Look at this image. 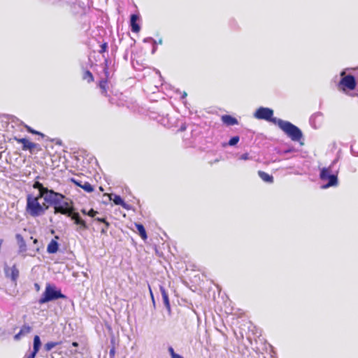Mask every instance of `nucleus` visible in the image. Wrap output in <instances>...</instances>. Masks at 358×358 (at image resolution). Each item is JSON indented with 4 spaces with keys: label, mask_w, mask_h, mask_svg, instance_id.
<instances>
[{
    "label": "nucleus",
    "mask_w": 358,
    "mask_h": 358,
    "mask_svg": "<svg viewBox=\"0 0 358 358\" xmlns=\"http://www.w3.org/2000/svg\"><path fill=\"white\" fill-rule=\"evenodd\" d=\"M45 203L54 208L55 214L60 213L66 217L75 210L71 199L56 191L52 193Z\"/></svg>",
    "instance_id": "obj_1"
},
{
    "label": "nucleus",
    "mask_w": 358,
    "mask_h": 358,
    "mask_svg": "<svg viewBox=\"0 0 358 358\" xmlns=\"http://www.w3.org/2000/svg\"><path fill=\"white\" fill-rule=\"evenodd\" d=\"M339 158H336L328 167H323L320 169V178L322 181H327V184L322 185V189H327L330 187L336 186L338 183V168L335 169Z\"/></svg>",
    "instance_id": "obj_2"
},
{
    "label": "nucleus",
    "mask_w": 358,
    "mask_h": 358,
    "mask_svg": "<svg viewBox=\"0 0 358 358\" xmlns=\"http://www.w3.org/2000/svg\"><path fill=\"white\" fill-rule=\"evenodd\" d=\"M40 199L43 197L35 196L30 194L27 196L26 212L32 217L43 215L49 208L48 204L41 205L38 201ZM45 204L44 203V205Z\"/></svg>",
    "instance_id": "obj_3"
},
{
    "label": "nucleus",
    "mask_w": 358,
    "mask_h": 358,
    "mask_svg": "<svg viewBox=\"0 0 358 358\" xmlns=\"http://www.w3.org/2000/svg\"><path fill=\"white\" fill-rule=\"evenodd\" d=\"M66 298L67 296L62 292L60 289H57L55 285L48 283L38 302L41 305L59 299H65Z\"/></svg>",
    "instance_id": "obj_4"
},
{
    "label": "nucleus",
    "mask_w": 358,
    "mask_h": 358,
    "mask_svg": "<svg viewBox=\"0 0 358 358\" xmlns=\"http://www.w3.org/2000/svg\"><path fill=\"white\" fill-rule=\"evenodd\" d=\"M278 126L293 141H300L303 138L302 131L289 121L280 120Z\"/></svg>",
    "instance_id": "obj_5"
},
{
    "label": "nucleus",
    "mask_w": 358,
    "mask_h": 358,
    "mask_svg": "<svg viewBox=\"0 0 358 358\" xmlns=\"http://www.w3.org/2000/svg\"><path fill=\"white\" fill-rule=\"evenodd\" d=\"M254 117L258 120H264L278 124L281 119L273 117V110L270 108L261 106L254 113Z\"/></svg>",
    "instance_id": "obj_6"
},
{
    "label": "nucleus",
    "mask_w": 358,
    "mask_h": 358,
    "mask_svg": "<svg viewBox=\"0 0 358 358\" xmlns=\"http://www.w3.org/2000/svg\"><path fill=\"white\" fill-rule=\"evenodd\" d=\"M341 79L338 83V87L343 90H353L357 86V81L355 77L352 75H345V71L341 73Z\"/></svg>",
    "instance_id": "obj_7"
},
{
    "label": "nucleus",
    "mask_w": 358,
    "mask_h": 358,
    "mask_svg": "<svg viewBox=\"0 0 358 358\" xmlns=\"http://www.w3.org/2000/svg\"><path fill=\"white\" fill-rule=\"evenodd\" d=\"M71 220L73 221V223L77 226L76 228V231L78 233H81L83 231L87 230L89 229V226L87 224L86 221L83 220L80 213L75 210L70 214V215L67 216Z\"/></svg>",
    "instance_id": "obj_8"
},
{
    "label": "nucleus",
    "mask_w": 358,
    "mask_h": 358,
    "mask_svg": "<svg viewBox=\"0 0 358 358\" xmlns=\"http://www.w3.org/2000/svg\"><path fill=\"white\" fill-rule=\"evenodd\" d=\"M33 188L38 190V194L37 196L43 197L45 203L48 200V198L54 192V189H49L48 187H44V185L39 181H35L33 184Z\"/></svg>",
    "instance_id": "obj_9"
},
{
    "label": "nucleus",
    "mask_w": 358,
    "mask_h": 358,
    "mask_svg": "<svg viewBox=\"0 0 358 358\" xmlns=\"http://www.w3.org/2000/svg\"><path fill=\"white\" fill-rule=\"evenodd\" d=\"M3 270L5 276L8 278H10L13 282L16 283L20 274L19 270L16 265L14 264L11 267H9L8 265H5Z\"/></svg>",
    "instance_id": "obj_10"
},
{
    "label": "nucleus",
    "mask_w": 358,
    "mask_h": 358,
    "mask_svg": "<svg viewBox=\"0 0 358 358\" xmlns=\"http://www.w3.org/2000/svg\"><path fill=\"white\" fill-rule=\"evenodd\" d=\"M108 62L109 60L107 58H105L104 60V67H103V72L106 76V79H102L99 81V86L100 89L101 90V94L103 95H106L107 90H106V85H107V79L109 77V72H108Z\"/></svg>",
    "instance_id": "obj_11"
},
{
    "label": "nucleus",
    "mask_w": 358,
    "mask_h": 358,
    "mask_svg": "<svg viewBox=\"0 0 358 358\" xmlns=\"http://www.w3.org/2000/svg\"><path fill=\"white\" fill-rule=\"evenodd\" d=\"M14 139L19 143L22 144V149L23 150H29L31 153H33V150L38 146V144L30 142L25 138H18L15 137Z\"/></svg>",
    "instance_id": "obj_12"
},
{
    "label": "nucleus",
    "mask_w": 358,
    "mask_h": 358,
    "mask_svg": "<svg viewBox=\"0 0 358 358\" xmlns=\"http://www.w3.org/2000/svg\"><path fill=\"white\" fill-rule=\"evenodd\" d=\"M323 114L321 112H316L313 114L309 120L310 124L314 129L319 128L322 122Z\"/></svg>",
    "instance_id": "obj_13"
},
{
    "label": "nucleus",
    "mask_w": 358,
    "mask_h": 358,
    "mask_svg": "<svg viewBox=\"0 0 358 358\" xmlns=\"http://www.w3.org/2000/svg\"><path fill=\"white\" fill-rule=\"evenodd\" d=\"M159 290L162 294L164 305L165 306L169 315H171V307L169 301L168 293L164 286H159Z\"/></svg>",
    "instance_id": "obj_14"
},
{
    "label": "nucleus",
    "mask_w": 358,
    "mask_h": 358,
    "mask_svg": "<svg viewBox=\"0 0 358 358\" xmlns=\"http://www.w3.org/2000/svg\"><path fill=\"white\" fill-rule=\"evenodd\" d=\"M139 15L137 14H131L130 15L129 25L132 32L138 33L141 30V27L137 22L139 20Z\"/></svg>",
    "instance_id": "obj_15"
},
{
    "label": "nucleus",
    "mask_w": 358,
    "mask_h": 358,
    "mask_svg": "<svg viewBox=\"0 0 358 358\" xmlns=\"http://www.w3.org/2000/svg\"><path fill=\"white\" fill-rule=\"evenodd\" d=\"M71 181L77 186L83 189L85 192L90 193L94 191L93 186L88 182H83L82 180H77L75 178H71Z\"/></svg>",
    "instance_id": "obj_16"
},
{
    "label": "nucleus",
    "mask_w": 358,
    "mask_h": 358,
    "mask_svg": "<svg viewBox=\"0 0 358 358\" xmlns=\"http://www.w3.org/2000/svg\"><path fill=\"white\" fill-rule=\"evenodd\" d=\"M15 238L18 245V253L22 254L26 252L27 244L23 236L20 234H17L15 235Z\"/></svg>",
    "instance_id": "obj_17"
},
{
    "label": "nucleus",
    "mask_w": 358,
    "mask_h": 358,
    "mask_svg": "<svg viewBox=\"0 0 358 358\" xmlns=\"http://www.w3.org/2000/svg\"><path fill=\"white\" fill-rule=\"evenodd\" d=\"M221 119L222 122L227 126H234L238 123L237 119L230 115H224Z\"/></svg>",
    "instance_id": "obj_18"
},
{
    "label": "nucleus",
    "mask_w": 358,
    "mask_h": 358,
    "mask_svg": "<svg viewBox=\"0 0 358 358\" xmlns=\"http://www.w3.org/2000/svg\"><path fill=\"white\" fill-rule=\"evenodd\" d=\"M59 250V243L57 241L52 239L49 243L47 247V252L49 254H55Z\"/></svg>",
    "instance_id": "obj_19"
},
{
    "label": "nucleus",
    "mask_w": 358,
    "mask_h": 358,
    "mask_svg": "<svg viewBox=\"0 0 358 358\" xmlns=\"http://www.w3.org/2000/svg\"><path fill=\"white\" fill-rule=\"evenodd\" d=\"M258 176L265 182H267V183H273V176L270 175L263 171H259Z\"/></svg>",
    "instance_id": "obj_20"
},
{
    "label": "nucleus",
    "mask_w": 358,
    "mask_h": 358,
    "mask_svg": "<svg viewBox=\"0 0 358 358\" xmlns=\"http://www.w3.org/2000/svg\"><path fill=\"white\" fill-rule=\"evenodd\" d=\"M135 227L143 240H146L148 238L147 233L144 226L141 223H135Z\"/></svg>",
    "instance_id": "obj_21"
},
{
    "label": "nucleus",
    "mask_w": 358,
    "mask_h": 358,
    "mask_svg": "<svg viewBox=\"0 0 358 358\" xmlns=\"http://www.w3.org/2000/svg\"><path fill=\"white\" fill-rule=\"evenodd\" d=\"M41 345L40 336L38 335L34 336L33 340V350L39 352Z\"/></svg>",
    "instance_id": "obj_22"
},
{
    "label": "nucleus",
    "mask_w": 358,
    "mask_h": 358,
    "mask_svg": "<svg viewBox=\"0 0 358 358\" xmlns=\"http://www.w3.org/2000/svg\"><path fill=\"white\" fill-rule=\"evenodd\" d=\"M61 344V342H48L45 343L43 346L44 350L46 352L50 351L55 347Z\"/></svg>",
    "instance_id": "obj_23"
},
{
    "label": "nucleus",
    "mask_w": 358,
    "mask_h": 358,
    "mask_svg": "<svg viewBox=\"0 0 358 358\" xmlns=\"http://www.w3.org/2000/svg\"><path fill=\"white\" fill-rule=\"evenodd\" d=\"M31 331V327L28 324H24L20 330V334H22L23 336L29 334Z\"/></svg>",
    "instance_id": "obj_24"
},
{
    "label": "nucleus",
    "mask_w": 358,
    "mask_h": 358,
    "mask_svg": "<svg viewBox=\"0 0 358 358\" xmlns=\"http://www.w3.org/2000/svg\"><path fill=\"white\" fill-rule=\"evenodd\" d=\"M83 78L86 80L87 83H91L94 80V76L92 72L89 70H86L83 74Z\"/></svg>",
    "instance_id": "obj_25"
},
{
    "label": "nucleus",
    "mask_w": 358,
    "mask_h": 358,
    "mask_svg": "<svg viewBox=\"0 0 358 358\" xmlns=\"http://www.w3.org/2000/svg\"><path fill=\"white\" fill-rule=\"evenodd\" d=\"M240 141V137L238 136H234L231 137L227 143V145L229 146H235Z\"/></svg>",
    "instance_id": "obj_26"
},
{
    "label": "nucleus",
    "mask_w": 358,
    "mask_h": 358,
    "mask_svg": "<svg viewBox=\"0 0 358 358\" xmlns=\"http://www.w3.org/2000/svg\"><path fill=\"white\" fill-rule=\"evenodd\" d=\"M25 128H26L27 131L29 133H31V134H33L40 135L41 137H44L45 136V135L43 134H42L40 131H38L36 130H34V129H32L29 126L25 125Z\"/></svg>",
    "instance_id": "obj_27"
},
{
    "label": "nucleus",
    "mask_w": 358,
    "mask_h": 358,
    "mask_svg": "<svg viewBox=\"0 0 358 358\" xmlns=\"http://www.w3.org/2000/svg\"><path fill=\"white\" fill-rule=\"evenodd\" d=\"M350 152L352 155L358 156V145H356L355 143H352L350 146Z\"/></svg>",
    "instance_id": "obj_28"
},
{
    "label": "nucleus",
    "mask_w": 358,
    "mask_h": 358,
    "mask_svg": "<svg viewBox=\"0 0 358 358\" xmlns=\"http://www.w3.org/2000/svg\"><path fill=\"white\" fill-rule=\"evenodd\" d=\"M113 201L115 205L121 206L124 200L120 195L115 194Z\"/></svg>",
    "instance_id": "obj_29"
},
{
    "label": "nucleus",
    "mask_w": 358,
    "mask_h": 358,
    "mask_svg": "<svg viewBox=\"0 0 358 358\" xmlns=\"http://www.w3.org/2000/svg\"><path fill=\"white\" fill-rule=\"evenodd\" d=\"M38 352V351L32 350L26 353L23 358H35Z\"/></svg>",
    "instance_id": "obj_30"
},
{
    "label": "nucleus",
    "mask_w": 358,
    "mask_h": 358,
    "mask_svg": "<svg viewBox=\"0 0 358 358\" xmlns=\"http://www.w3.org/2000/svg\"><path fill=\"white\" fill-rule=\"evenodd\" d=\"M94 220L98 222L103 223L106 227H110V223L106 220L105 217H95Z\"/></svg>",
    "instance_id": "obj_31"
},
{
    "label": "nucleus",
    "mask_w": 358,
    "mask_h": 358,
    "mask_svg": "<svg viewBox=\"0 0 358 358\" xmlns=\"http://www.w3.org/2000/svg\"><path fill=\"white\" fill-rule=\"evenodd\" d=\"M107 48H108V43L104 42V43H103L100 45V50H99V52L100 54H103V53H104L105 52H106Z\"/></svg>",
    "instance_id": "obj_32"
},
{
    "label": "nucleus",
    "mask_w": 358,
    "mask_h": 358,
    "mask_svg": "<svg viewBox=\"0 0 358 358\" xmlns=\"http://www.w3.org/2000/svg\"><path fill=\"white\" fill-rule=\"evenodd\" d=\"M96 214H98V212L94 210L93 208H91L87 211V215L91 217H95Z\"/></svg>",
    "instance_id": "obj_33"
},
{
    "label": "nucleus",
    "mask_w": 358,
    "mask_h": 358,
    "mask_svg": "<svg viewBox=\"0 0 358 358\" xmlns=\"http://www.w3.org/2000/svg\"><path fill=\"white\" fill-rule=\"evenodd\" d=\"M115 352H116L115 347L111 346L110 349V352H109L110 358H115Z\"/></svg>",
    "instance_id": "obj_34"
},
{
    "label": "nucleus",
    "mask_w": 358,
    "mask_h": 358,
    "mask_svg": "<svg viewBox=\"0 0 358 358\" xmlns=\"http://www.w3.org/2000/svg\"><path fill=\"white\" fill-rule=\"evenodd\" d=\"M168 351L170 354V356L171 358H173L175 356L178 355V354L176 353L175 351H174V349L173 348V347L171 346H169V348H168Z\"/></svg>",
    "instance_id": "obj_35"
},
{
    "label": "nucleus",
    "mask_w": 358,
    "mask_h": 358,
    "mask_svg": "<svg viewBox=\"0 0 358 358\" xmlns=\"http://www.w3.org/2000/svg\"><path fill=\"white\" fill-rule=\"evenodd\" d=\"M240 160H248L250 159V157L248 153H243L238 157Z\"/></svg>",
    "instance_id": "obj_36"
},
{
    "label": "nucleus",
    "mask_w": 358,
    "mask_h": 358,
    "mask_svg": "<svg viewBox=\"0 0 358 358\" xmlns=\"http://www.w3.org/2000/svg\"><path fill=\"white\" fill-rule=\"evenodd\" d=\"M144 43H152V44H157V41L152 37H148L143 39Z\"/></svg>",
    "instance_id": "obj_37"
},
{
    "label": "nucleus",
    "mask_w": 358,
    "mask_h": 358,
    "mask_svg": "<svg viewBox=\"0 0 358 358\" xmlns=\"http://www.w3.org/2000/svg\"><path fill=\"white\" fill-rule=\"evenodd\" d=\"M148 287H149V291H150V296H151V299H152V305H153V307L155 308L156 303H155V297H154V295H153V293H152V291L151 289L150 286L148 285Z\"/></svg>",
    "instance_id": "obj_38"
},
{
    "label": "nucleus",
    "mask_w": 358,
    "mask_h": 358,
    "mask_svg": "<svg viewBox=\"0 0 358 358\" xmlns=\"http://www.w3.org/2000/svg\"><path fill=\"white\" fill-rule=\"evenodd\" d=\"M121 206L126 210L131 209V206L129 204H127V203H125L124 201H123V203L121 204Z\"/></svg>",
    "instance_id": "obj_39"
},
{
    "label": "nucleus",
    "mask_w": 358,
    "mask_h": 358,
    "mask_svg": "<svg viewBox=\"0 0 358 358\" xmlns=\"http://www.w3.org/2000/svg\"><path fill=\"white\" fill-rule=\"evenodd\" d=\"M108 228V227H106V225L104 224V227L101 230V234H107Z\"/></svg>",
    "instance_id": "obj_40"
},
{
    "label": "nucleus",
    "mask_w": 358,
    "mask_h": 358,
    "mask_svg": "<svg viewBox=\"0 0 358 358\" xmlns=\"http://www.w3.org/2000/svg\"><path fill=\"white\" fill-rule=\"evenodd\" d=\"M23 336L22 334H20V331L14 336V339L16 341L20 340Z\"/></svg>",
    "instance_id": "obj_41"
},
{
    "label": "nucleus",
    "mask_w": 358,
    "mask_h": 358,
    "mask_svg": "<svg viewBox=\"0 0 358 358\" xmlns=\"http://www.w3.org/2000/svg\"><path fill=\"white\" fill-rule=\"evenodd\" d=\"M110 345L111 346H115V339L114 337H112L110 338Z\"/></svg>",
    "instance_id": "obj_42"
},
{
    "label": "nucleus",
    "mask_w": 358,
    "mask_h": 358,
    "mask_svg": "<svg viewBox=\"0 0 358 358\" xmlns=\"http://www.w3.org/2000/svg\"><path fill=\"white\" fill-rule=\"evenodd\" d=\"M157 44H152V54H154L157 50Z\"/></svg>",
    "instance_id": "obj_43"
},
{
    "label": "nucleus",
    "mask_w": 358,
    "mask_h": 358,
    "mask_svg": "<svg viewBox=\"0 0 358 358\" xmlns=\"http://www.w3.org/2000/svg\"><path fill=\"white\" fill-rule=\"evenodd\" d=\"M87 211H88V210H86V209H85V208H83V209H81V210H80V212H81L83 215H87Z\"/></svg>",
    "instance_id": "obj_44"
},
{
    "label": "nucleus",
    "mask_w": 358,
    "mask_h": 358,
    "mask_svg": "<svg viewBox=\"0 0 358 358\" xmlns=\"http://www.w3.org/2000/svg\"><path fill=\"white\" fill-rule=\"evenodd\" d=\"M185 129H186L185 124H182V125H181L180 128L179 129V131H185Z\"/></svg>",
    "instance_id": "obj_45"
},
{
    "label": "nucleus",
    "mask_w": 358,
    "mask_h": 358,
    "mask_svg": "<svg viewBox=\"0 0 358 358\" xmlns=\"http://www.w3.org/2000/svg\"><path fill=\"white\" fill-rule=\"evenodd\" d=\"M292 150H293V149H287V150H284V153L287 154V153L292 152Z\"/></svg>",
    "instance_id": "obj_46"
},
{
    "label": "nucleus",
    "mask_w": 358,
    "mask_h": 358,
    "mask_svg": "<svg viewBox=\"0 0 358 358\" xmlns=\"http://www.w3.org/2000/svg\"><path fill=\"white\" fill-rule=\"evenodd\" d=\"M34 286H35V287H36V290H38V289H40V286H39V285H38V284L35 283V284H34Z\"/></svg>",
    "instance_id": "obj_47"
},
{
    "label": "nucleus",
    "mask_w": 358,
    "mask_h": 358,
    "mask_svg": "<svg viewBox=\"0 0 358 358\" xmlns=\"http://www.w3.org/2000/svg\"><path fill=\"white\" fill-rule=\"evenodd\" d=\"M187 96V93L186 92H184L182 96H181V99H185Z\"/></svg>",
    "instance_id": "obj_48"
},
{
    "label": "nucleus",
    "mask_w": 358,
    "mask_h": 358,
    "mask_svg": "<svg viewBox=\"0 0 358 358\" xmlns=\"http://www.w3.org/2000/svg\"><path fill=\"white\" fill-rule=\"evenodd\" d=\"M72 345H73V346H74V347H77V346L78 345V343H77V342H73V343H72Z\"/></svg>",
    "instance_id": "obj_49"
},
{
    "label": "nucleus",
    "mask_w": 358,
    "mask_h": 358,
    "mask_svg": "<svg viewBox=\"0 0 358 358\" xmlns=\"http://www.w3.org/2000/svg\"><path fill=\"white\" fill-rule=\"evenodd\" d=\"M157 43H158V44H162V38H160V39L158 41V42H157Z\"/></svg>",
    "instance_id": "obj_50"
}]
</instances>
